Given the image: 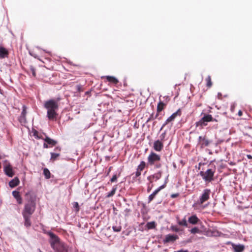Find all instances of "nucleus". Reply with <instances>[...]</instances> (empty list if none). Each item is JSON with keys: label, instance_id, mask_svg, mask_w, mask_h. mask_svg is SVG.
Listing matches in <instances>:
<instances>
[{"label": "nucleus", "instance_id": "f257e3e1", "mask_svg": "<svg viewBox=\"0 0 252 252\" xmlns=\"http://www.w3.org/2000/svg\"><path fill=\"white\" fill-rule=\"evenodd\" d=\"M58 100L50 99L45 102L44 107L47 109V116L49 120H54L57 115L59 108Z\"/></svg>", "mask_w": 252, "mask_h": 252}, {"label": "nucleus", "instance_id": "f03ea898", "mask_svg": "<svg viewBox=\"0 0 252 252\" xmlns=\"http://www.w3.org/2000/svg\"><path fill=\"white\" fill-rule=\"evenodd\" d=\"M35 209V203L34 201H31L26 203L22 212L23 216H31L34 212Z\"/></svg>", "mask_w": 252, "mask_h": 252}, {"label": "nucleus", "instance_id": "7ed1b4c3", "mask_svg": "<svg viewBox=\"0 0 252 252\" xmlns=\"http://www.w3.org/2000/svg\"><path fill=\"white\" fill-rule=\"evenodd\" d=\"M214 171L212 169H208L205 172L201 171L200 175L202 177L203 179L206 182H210L213 180L214 176Z\"/></svg>", "mask_w": 252, "mask_h": 252}, {"label": "nucleus", "instance_id": "20e7f679", "mask_svg": "<svg viewBox=\"0 0 252 252\" xmlns=\"http://www.w3.org/2000/svg\"><path fill=\"white\" fill-rule=\"evenodd\" d=\"M211 191L209 189H205L203 190V192L201 195L200 196L199 200L196 202V204H202L204 202L207 201L210 197Z\"/></svg>", "mask_w": 252, "mask_h": 252}, {"label": "nucleus", "instance_id": "39448f33", "mask_svg": "<svg viewBox=\"0 0 252 252\" xmlns=\"http://www.w3.org/2000/svg\"><path fill=\"white\" fill-rule=\"evenodd\" d=\"M160 160V157L158 154L152 152L148 157V163L150 165H153Z\"/></svg>", "mask_w": 252, "mask_h": 252}, {"label": "nucleus", "instance_id": "423d86ee", "mask_svg": "<svg viewBox=\"0 0 252 252\" xmlns=\"http://www.w3.org/2000/svg\"><path fill=\"white\" fill-rule=\"evenodd\" d=\"M48 234L50 237V242L51 247L55 245L56 243H59L60 239L56 235L51 232H48Z\"/></svg>", "mask_w": 252, "mask_h": 252}, {"label": "nucleus", "instance_id": "0eeeda50", "mask_svg": "<svg viewBox=\"0 0 252 252\" xmlns=\"http://www.w3.org/2000/svg\"><path fill=\"white\" fill-rule=\"evenodd\" d=\"M4 171L6 175L10 177H12L14 175L12 168L10 164H8L4 167Z\"/></svg>", "mask_w": 252, "mask_h": 252}, {"label": "nucleus", "instance_id": "6e6552de", "mask_svg": "<svg viewBox=\"0 0 252 252\" xmlns=\"http://www.w3.org/2000/svg\"><path fill=\"white\" fill-rule=\"evenodd\" d=\"M163 143L159 141V140H158L154 142L153 147L154 149L158 152L160 151L162 148H163Z\"/></svg>", "mask_w": 252, "mask_h": 252}, {"label": "nucleus", "instance_id": "1a4fd4ad", "mask_svg": "<svg viewBox=\"0 0 252 252\" xmlns=\"http://www.w3.org/2000/svg\"><path fill=\"white\" fill-rule=\"evenodd\" d=\"M178 238V236L176 235L168 234L165 236L164 240H163L164 243H168L170 242H174Z\"/></svg>", "mask_w": 252, "mask_h": 252}, {"label": "nucleus", "instance_id": "9d476101", "mask_svg": "<svg viewBox=\"0 0 252 252\" xmlns=\"http://www.w3.org/2000/svg\"><path fill=\"white\" fill-rule=\"evenodd\" d=\"M165 187V184L160 186L158 188L156 189L151 195L149 196V201H152L156 194L162 189H164Z\"/></svg>", "mask_w": 252, "mask_h": 252}, {"label": "nucleus", "instance_id": "9b49d317", "mask_svg": "<svg viewBox=\"0 0 252 252\" xmlns=\"http://www.w3.org/2000/svg\"><path fill=\"white\" fill-rule=\"evenodd\" d=\"M52 247L56 251L61 252L64 250V245L60 241L59 243H56L55 245L52 246Z\"/></svg>", "mask_w": 252, "mask_h": 252}, {"label": "nucleus", "instance_id": "f8f14e48", "mask_svg": "<svg viewBox=\"0 0 252 252\" xmlns=\"http://www.w3.org/2000/svg\"><path fill=\"white\" fill-rule=\"evenodd\" d=\"M181 115V111L178 109L176 112L171 115L166 121V124L172 121L177 116Z\"/></svg>", "mask_w": 252, "mask_h": 252}, {"label": "nucleus", "instance_id": "ddd939ff", "mask_svg": "<svg viewBox=\"0 0 252 252\" xmlns=\"http://www.w3.org/2000/svg\"><path fill=\"white\" fill-rule=\"evenodd\" d=\"M12 195L19 204H21L22 203V199L19 191L16 190L13 191Z\"/></svg>", "mask_w": 252, "mask_h": 252}, {"label": "nucleus", "instance_id": "4468645a", "mask_svg": "<svg viewBox=\"0 0 252 252\" xmlns=\"http://www.w3.org/2000/svg\"><path fill=\"white\" fill-rule=\"evenodd\" d=\"M199 141L201 145V147L208 146L210 143V142L208 140L206 139L205 137L202 136L199 137Z\"/></svg>", "mask_w": 252, "mask_h": 252}, {"label": "nucleus", "instance_id": "2eb2a0df", "mask_svg": "<svg viewBox=\"0 0 252 252\" xmlns=\"http://www.w3.org/2000/svg\"><path fill=\"white\" fill-rule=\"evenodd\" d=\"M19 184V180L18 178H15L10 181L9 183V185L11 188H14L18 185Z\"/></svg>", "mask_w": 252, "mask_h": 252}, {"label": "nucleus", "instance_id": "dca6fc26", "mask_svg": "<svg viewBox=\"0 0 252 252\" xmlns=\"http://www.w3.org/2000/svg\"><path fill=\"white\" fill-rule=\"evenodd\" d=\"M199 219L195 215H193L189 218V222L190 223L195 224L198 222Z\"/></svg>", "mask_w": 252, "mask_h": 252}, {"label": "nucleus", "instance_id": "f3484780", "mask_svg": "<svg viewBox=\"0 0 252 252\" xmlns=\"http://www.w3.org/2000/svg\"><path fill=\"white\" fill-rule=\"evenodd\" d=\"M8 55V51L7 50L2 47H0V57L2 58H4L6 57Z\"/></svg>", "mask_w": 252, "mask_h": 252}, {"label": "nucleus", "instance_id": "a211bd4d", "mask_svg": "<svg viewBox=\"0 0 252 252\" xmlns=\"http://www.w3.org/2000/svg\"><path fill=\"white\" fill-rule=\"evenodd\" d=\"M23 218L25 220V225L26 227H29L31 225V222L30 220V218L31 216H23Z\"/></svg>", "mask_w": 252, "mask_h": 252}, {"label": "nucleus", "instance_id": "6ab92c4d", "mask_svg": "<svg viewBox=\"0 0 252 252\" xmlns=\"http://www.w3.org/2000/svg\"><path fill=\"white\" fill-rule=\"evenodd\" d=\"M244 246L242 245H236L233 246L234 251L236 252H242L244 250Z\"/></svg>", "mask_w": 252, "mask_h": 252}, {"label": "nucleus", "instance_id": "aec40b11", "mask_svg": "<svg viewBox=\"0 0 252 252\" xmlns=\"http://www.w3.org/2000/svg\"><path fill=\"white\" fill-rule=\"evenodd\" d=\"M201 120L208 123L212 121L213 120V118L211 115H205Z\"/></svg>", "mask_w": 252, "mask_h": 252}, {"label": "nucleus", "instance_id": "412c9836", "mask_svg": "<svg viewBox=\"0 0 252 252\" xmlns=\"http://www.w3.org/2000/svg\"><path fill=\"white\" fill-rule=\"evenodd\" d=\"M106 78L109 82L114 84H116L118 82V79L113 76H106Z\"/></svg>", "mask_w": 252, "mask_h": 252}, {"label": "nucleus", "instance_id": "4be33fe9", "mask_svg": "<svg viewBox=\"0 0 252 252\" xmlns=\"http://www.w3.org/2000/svg\"><path fill=\"white\" fill-rule=\"evenodd\" d=\"M44 140L47 144L52 145V146L55 145L57 144V142L56 141L50 138L49 137H46Z\"/></svg>", "mask_w": 252, "mask_h": 252}, {"label": "nucleus", "instance_id": "5701e85b", "mask_svg": "<svg viewBox=\"0 0 252 252\" xmlns=\"http://www.w3.org/2000/svg\"><path fill=\"white\" fill-rule=\"evenodd\" d=\"M156 224L155 221L148 222L146 224V227L148 229H153L156 227Z\"/></svg>", "mask_w": 252, "mask_h": 252}, {"label": "nucleus", "instance_id": "b1692460", "mask_svg": "<svg viewBox=\"0 0 252 252\" xmlns=\"http://www.w3.org/2000/svg\"><path fill=\"white\" fill-rule=\"evenodd\" d=\"M207 125V123L206 122H204V121L200 119L198 122H197L196 123V126H201L202 127L203 126H206Z\"/></svg>", "mask_w": 252, "mask_h": 252}, {"label": "nucleus", "instance_id": "393cba45", "mask_svg": "<svg viewBox=\"0 0 252 252\" xmlns=\"http://www.w3.org/2000/svg\"><path fill=\"white\" fill-rule=\"evenodd\" d=\"M146 163L144 161H141L140 164L138 166L137 169L142 171L145 168Z\"/></svg>", "mask_w": 252, "mask_h": 252}, {"label": "nucleus", "instance_id": "a878e982", "mask_svg": "<svg viewBox=\"0 0 252 252\" xmlns=\"http://www.w3.org/2000/svg\"><path fill=\"white\" fill-rule=\"evenodd\" d=\"M164 107V104L163 103V102L160 101L158 103V105L157 106V111L158 112L161 111L163 109Z\"/></svg>", "mask_w": 252, "mask_h": 252}, {"label": "nucleus", "instance_id": "bb28decb", "mask_svg": "<svg viewBox=\"0 0 252 252\" xmlns=\"http://www.w3.org/2000/svg\"><path fill=\"white\" fill-rule=\"evenodd\" d=\"M19 120L21 124H25L26 123V116L21 115Z\"/></svg>", "mask_w": 252, "mask_h": 252}, {"label": "nucleus", "instance_id": "cd10ccee", "mask_svg": "<svg viewBox=\"0 0 252 252\" xmlns=\"http://www.w3.org/2000/svg\"><path fill=\"white\" fill-rule=\"evenodd\" d=\"M161 176V173L158 172L153 175V178L156 179V180H158Z\"/></svg>", "mask_w": 252, "mask_h": 252}, {"label": "nucleus", "instance_id": "c85d7f7f", "mask_svg": "<svg viewBox=\"0 0 252 252\" xmlns=\"http://www.w3.org/2000/svg\"><path fill=\"white\" fill-rule=\"evenodd\" d=\"M206 81H207V86L208 87H210L212 86V82H211V77L210 76H208L207 77Z\"/></svg>", "mask_w": 252, "mask_h": 252}, {"label": "nucleus", "instance_id": "c756f323", "mask_svg": "<svg viewBox=\"0 0 252 252\" xmlns=\"http://www.w3.org/2000/svg\"><path fill=\"white\" fill-rule=\"evenodd\" d=\"M44 174L47 179H49L50 177V173L47 169H44Z\"/></svg>", "mask_w": 252, "mask_h": 252}, {"label": "nucleus", "instance_id": "7c9ffc66", "mask_svg": "<svg viewBox=\"0 0 252 252\" xmlns=\"http://www.w3.org/2000/svg\"><path fill=\"white\" fill-rule=\"evenodd\" d=\"M112 228L115 232H120L121 230L122 227L121 226H113Z\"/></svg>", "mask_w": 252, "mask_h": 252}, {"label": "nucleus", "instance_id": "2f4dec72", "mask_svg": "<svg viewBox=\"0 0 252 252\" xmlns=\"http://www.w3.org/2000/svg\"><path fill=\"white\" fill-rule=\"evenodd\" d=\"M115 192H116V189L114 188L112 189V190L110 192H109L108 193L107 196L108 197H109L113 196L115 193Z\"/></svg>", "mask_w": 252, "mask_h": 252}, {"label": "nucleus", "instance_id": "473e14b6", "mask_svg": "<svg viewBox=\"0 0 252 252\" xmlns=\"http://www.w3.org/2000/svg\"><path fill=\"white\" fill-rule=\"evenodd\" d=\"M51 159H53V160H55L59 156V154H55V153H51Z\"/></svg>", "mask_w": 252, "mask_h": 252}, {"label": "nucleus", "instance_id": "72a5a7b5", "mask_svg": "<svg viewBox=\"0 0 252 252\" xmlns=\"http://www.w3.org/2000/svg\"><path fill=\"white\" fill-rule=\"evenodd\" d=\"M199 232V230L196 227H194L190 230V232L192 234H195Z\"/></svg>", "mask_w": 252, "mask_h": 252}, {"label": "nucleus", "instance_id": "f704fd0d", "mask_svg": "<svg viewBox=\"0 0 252 252\" xmlns=\"http://www.w3.org/2000/svg\"><path fill=\"white\" fill-rule=\"evenodd\" d=\"M179 223L180 225H184V226L187 225V222L185 219H184L182 221H180L179 222Z\"/></svg>", "mask_w": 252, "mask_h": 252}, {"label": "nucleus", "instance_id": "c9c22d12", "mask_svg": "<svg viewBox=\"0 0 252 252\" xmlns=\"http://www.w3.org/2000/svg\"><path fill=\"white\" fill-rule=\"evenodd\" d=\"M26 107L25 106H23V110L22 111V113H21V115H26Z\"/></svg>", "mask_w": 252, "mask_h": 252}, {"label": "nucleus", "instance_id": "e433bc0d", "mask_svg": "<svg viewBox=\"0 0 252 252\" xmlns=\"http://www.w3.org/2000/svg\"><path fill=\"white\" fill-rule=\"evenodd\" d=\"M117 178V176L116 175H114L112 177V178L111 179V182H114L116 181Z\"/></svg>", "mask_w": 252, "mask_h": 252}, {"label": "nucleus", "instance_id": "4c0bfd02", "mask_svg": "<svg viewBox=\"0 0 252 252\" xmlns=\"http://www.w3.org/2000/svg\"><path fill=\"white\" fill-rule=\"evenodd\" d=\"M141 171H139L137 169V171L135 173V175L136 177H138L140 175H141Z\"/></svg>", "mask_w": 252, "mask_h": 252}, {"label": "nucleus", "instance_id": "58836bf2", "mask_svg": "<svg viewBox=\"0 0 252 252\" xmlns=\"http://www.w3.org/2000/svg\"><path fill=\"white\" fill-rule=\"evenodd\" d=\"M235 105L234 104L231 106V111L233 112L234 110Z\"/></svg>", "mask_w": 252, "mask_h": 252}, {"label": "nucleus", "instance_id": "ea45409f", "mask_svg": "<svg viewBox=\"0 0 252 252\" xmlns=\"http://www.w3.org/2000/svg\"><path fill=\"white\" fill-rule=\"evenodd\" d=\"M178 194H172L171 196L172 198H175L177 196H178Z\"/></svg>", "mask_w": 252, "mask_h": 252}, {"label": "nucleus", "instance_id": "a19ab883", "mask_svg": "<svg viewBox=\"0 0 252 252\" xmlns=\"http://www.w3.org/2000/svg\"><path fill=\"white\" fill-rule=\"evenodd\" d=\"M175 252H189L187 250H180Z\"/></svg>", "mask_w": 252, "mask_h": 252}, {"label": "nucleus", "instance_id": "79ce46f5", "mask_svg": "<svg viewBox=\"0 0 252 252\" xmlns=\"http://www.w3.org/2000/svg\"><path fill=\"white\" fill-rule=\"evenodd\" d=\"M247 157L249 159H252V156L251 155H247Z\"/></svg>", "mask_w": 252, "mask_h": 252}, {"label": "nucleus", "instance_id": "37998d69", "mask_svg": "<svg viewBox=\"0 0 252 252\" xmlns=\"http://www.w3.org/2000/svg\"><path fill=\"white\" fill-rule=\"evenodd\" d=\"M43 147L44 148H48V145L46 143H44L43 144Z\"/></svg>", "mask_w": 252, "mask_h": 252}, {"label": "nucleus", "instance_id": "c03bdc74", "mask_svg": "<svg viewBox=\"0 0 252 252\" xmlns=\"http://www.w3.org/2000/svg\"><path fill=\"white\" fill-rule=\"evenodd\" d=\"M238 115L239 116H241L242 115V112L241 110L239 111Z\"/></svg>", "mask_w": 252, "mask_h": 252}, {"label": "nucleus", "instance_id": "a18cd8bd", "mask_svg": "<svg viewBox=\"0 0 252 252\" xmlns=\"http://www.w3.org/2000/svg\"><path fill=\"white\" fill-rule=\"evenodd\" d=\"M75 206V207H76V208H78V207H79V205H78V203H77V202H75V206Z\"/></svg>", "mask_w": 252, "mask_h": 252}]
</instances>
